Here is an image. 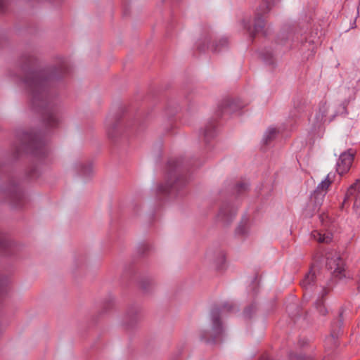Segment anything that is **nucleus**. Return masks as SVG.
Returning <instances> with one entry per match:
<instances>
[{"mask_svg": "<svg viewBox=\"0 0 360 360\" xmlns=\"http://www.w3.org/2000/svg\"><path fill=\"white\" fill-rule=\"evenodd\" d=\"M219 312L218 310L212 312V328L205 332L202 335V338L205 339L207 342H215L222 334V327L219 316Z\"/></svg>", "mask_w": 360, "mask_h": 360, "instance_id": "f257e3e1", "label": "nucleus"}, {"mask_svg": "<svg viewBox=\"0 0 360 360\" xmlns=\"http://www.w3.org/2000/svg\"><path fill=\"white\" fill-rule=\"evenodd\" d=\"M271 8V4L267 1H264L261 3V4L259 6L258 9L257 11V15L254 23V27L252 30L250 29L249 26L247 25H245V27H246L248 31L250 32V34L251 35H254L256 33L259 32H263L264 34H266L264 31V20L260 17L261 15L267 13Z\"/></svg>", "mask_w": 360, "mask_h": 360, "instance_id": "f03ea898", "label": "nucleus"}, {"mask_svg": "<svg viewBox=\"0 0 360 360\" xmlns=\"http://www.w3.org/2000/svg\"><path fill=\"white\" fill-rule=\"evenodd\" d=\"M331 182L332 181L330 179L328 174L326 178L318 185L316 189L311 195V202L314 203L315 210H318L322 205L326 191L330 186Z\"/></svg>", "mask_w": 360, "mask_h": 360, "instance_id": "7ed1b4c3", "label": "nucleus"}, {"mask_svg": "<svg viewBox=\"0 0 360 360\" xmlns=\"http://www.w3.org/2000/svg\"><path fill=\"white\" fill-rule=\"evenodd\" d=\"M326 266L331 274L336 277H341L345 270L344 262L338 254L327 257Z\"/></svg>", "mask_w": 360, "mask_h": 360, "instance_id": "20e7f679", "label": "nucleus"}, {"mask_svg": "<svg viewBox=\"0 0 360 360\" xmlns=\"http://www.w3.org/2000/svg\"><path fill=\"white\" fill-rule=\"evenodd\" d=\"M25 84L30 89L33 94L34 98L37 96L36 93L42 90L44 80L39 76L38 73L31 72L25 79Z\"/></svg>", "mask_w": 360, "mask_h": 360, "instance_id": "39448f33", "label": "nucleus"}, {"mask_svg": "<svg viewBox=\"0 0 360 360\" xmlns=\"http://www.w3.org/2000/svg\"><path fill=\"white\" fill-rule=\"evenodd\" d=\"M353 159L354 155L349 152L343 153L340 155L337 163V172L339 174L342 175L349 169Z\"/></svg>", "mask_w": 360, "mask_h": 360, "instance_id": "423d86ee", "label": "nucleus"}, {"mask_svg": "<svg viewBox=\"0 0 360 360\" xmlns=\"http://www.w3.org/2000/svg\"><path fill=\"white\" fill-rule=\"evenodd\" d=\"M236 215V211L229 207H222L218 215L217 219L224 225H228L232 221Z\"/></svg>", "mask_w": 360, "mask_h": 360, "instance_id": "0eeeda50", "label": "nucleus"}, {"mask_svg": "<svg viewBox=\"0 0 360 360\" xmlns=\"http://www.w3.org/2000/svg\"><path fill=\"white\" fill-rule=\"evenodd\" d=\"M311 237L321 243H328L333 239L331 233H321L319 231H314L311 232Z\"/></svg>", "mask_w": 360, "mask_h": 360, "instance_id": "6e6552de", "label": "nucleus"}, {"mask_svg": "<svg viewBox=\"0 0 360 360\" xmlns=\"http://www.w3.org/2000/svg\"><path fill=\"white\" fill-rule=\"evenodd\" d=\"M359 193H360V181H356V183L352 184L348 189L345 195L344 203L349 200L352 196L359 197Z\"/></svg>", "mask_w": 360, "mask_h": 360, "instance_id": "1a4fd4ad", "label": "nucleus"}, {"mask_svg": "<svg viewBox=\"0 0 360 360\" xmlns=\"http://www.w3.org/2000/svg\"><path fill=\"white\" fill-rule=\"evenodd\" d=\"M315 279V275L311 271L307 274L304 278L301 281V285L304 289L309 288L314 283Z\"/></svg>", "mask_w": 360, "mask_h": 360, "instance_id": "9d476101", "label": "nucleus"}, {"mask_svg": "<svg viewBox=\"0 0 360 360\" xmlns=\"http://www.w3.org/2000/svg\"><path fill=\"white\" fill-rule=\"evenodd\" d=\"M329 107L326 103L322 104L319 110V112L316 115V119L319 120L320 122H322L326 117L328 112Z\"/></svg>", "mask_w": 360, "mask_h": 360, "instance_id": "9b49d317", "label": "nucleus"}, {"mask_svg": "<svg viewBox=\"0 0 360 360\" xmlns=\"http://www.w3.org/2000/svg\"><path fill=\"white\" fill-rule=\"evenodd\" d=\"M278 133V131L276 128L270 127L269 128L264 136V141L265 143H267L269 141H270L271 139H274Z\"/></svg>", "mask_w": 360, "mask_h": 360, "instance_id": "f8f14e48", "label": "nucleus"}, {"mask_svg": "<svg viewBox=\"0 0 360 360\" xmlns=\"http://www.w3.org/2000/svg\"><path fill=\"white\" fill-rule=\"evenodd\" d=\"M228 40L226 38L221 39L219 41V44L216 45H212L210 49L212 51H219L221 47H224L227 45Z\"/></svg>", "mask_w": 360, "mask_h": 360, "instance_id": "ddd939ff", "label": "nucleus"}, {"mask_svg": "<svg viewBox=\"0 0 360 360\" xmlns=\"http://www.w3.org/2000/svg\"><path fill=\"white\" fill-rule=\"evenodd\" d=\"M47 124L50 126H54L58 123V118L56 115L53 112H50L47 115L46 117Z\"/></svg>", "mask_w": 360, "mask_h": 360, "instance_id": "4468645a", "label": "nucleus"}, {"mask_svg": "<svg viewBox=\"0 0 360 360\" xmlns=\"http://www.w3.org/2000/svg\"><path fill=\"white\" fill-rule=\"evenodd\" d=\"M326 344L328 346L331 345V347H336L338 346L336 335L332 333L329 337L326 338Z\"/></svg>", "mask_w": 360, "mask_h": 360, "instance_id": "2eb2a0df", "label": "nucleus"}, {"mask_svg": "<svg viewBox=\"0 0 360 360\" xmlns=\"http://www.w3.org/2000/svg\"><path fill=\"white\" fill-rule=\"evenodd\" d=\"M342 114H345V115L347 114V106L345 103H342V104L339 105L337 112L333 116V117L331 119H330V121L333 120V119L337 115H342Z\"/></svg>", "mask_w": 360, "mask_h": 360, "instance_id": "dca6fc26", "label": "nucleus"}, {"mask_svg": "<svg viewBox=\"0 0 360 360\" xmlns=\"http://www.w3.org/2000/svg\"><path fill=\"white\" fill-rule=\"evenodd\" d=\"M316 306L319 308V310L321 314H325L326 313V309L323 306V301L322 300H319L316 302Z\"/></svg>", "mask_w": 360, "mask_h": 360, "instance_id": "f3484780", "label": "nucleus"}, {"mask_svg": "<svg viewBox=\"0 0 360 360\" xmlns=\"http://www.w3.org/2000/svg\"><path fill=\"white\" fill-rule=\"evenodd\" d=\"M354 208L356 212L360 214V197H356L354 202Z\"/></svg>", "mask_w": 360, "mask_h": 360, "instance_id": "a211bd4d", "label": "nucleus"}, {"mask_svg": "<svg viewBox=\"0 0 360 360\" xmlns=\"http://www.w3.org/2000/svg\"><path fill=\"white\" fill-rule=\"evenodd\" d=\"M234 308V306L231 303H224L222 306V310L225 311H231Z\"/></svg>", "mask_w": 360, "mask_h": 360, "instance_id": "6ab92c4d", "label": "nucleus"}, {"mask_svg": "<svg viewBox=\"0 0 360 360\" xmlns=\"http://www.w3.org/2000/svg\"><path fill=\"white\" fill-rule=\"evenodd\" d=\"M6 0H0V9H3L6 6Z\"/></svg>", "mask_w": 360, "mask_h": 360, "instance_id": "aec40b11", "label": "nucleus"}, {"mask_svg": "<svg viewBox=\"0 0 360 360\" xmlns=\"http://www.w3.org/2000/svg\"><path fill=\"white\" fill-rule=\"evenodd\" d=\"M238 188H243L244 190H245L247 188H248V184H240L238 186Z\"/></svg>", "mask_w": 360, "mask_h": 360, "instance_id": "412c9836", "label": "nucleus"}, {"mask_svg": "<svg viewBox=\"0 0 360 360\" xmlns=\"http://www.w3.org/2000/svg\"><path fill=\"white\" fill-rule=\"evenodd\" d=\"M327 293H328V291H327V290H326V289H323V293H322V296H323V295H326Z\"/></svg>", "mask_w": 360, "mask_h": 360, "instance_id": "4be33fe9", "label": "nucleus"}, {"mask_svg": "<svg viewBox=\"0 0 360 360\" xmlns=\"http://www.w3.org/2000/svg\"><path fill=\"white\" fill-rule=\"evenodd\" d=\"M321 220L322 222L323 221V216H321Z\"/></svg>", "mask_w": 360, "mask_h": 360, "instance_id": "5701e85b", "label": "nucleus"}]
</instances>
